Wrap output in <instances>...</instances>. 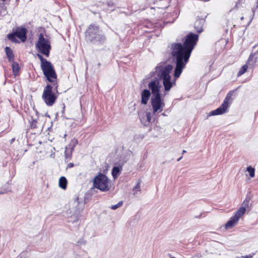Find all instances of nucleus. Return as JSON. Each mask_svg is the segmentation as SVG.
Wrapping results in <instances>:
<instances>
[{
  "mask_svg": "<svg viewBox=\"0 0 258 258\" xmlns=\"http://www.w3.org/2000/svg\"><path fill=\"white\" fill-rule=\"evenodd\" d=\"M198 38V34L190 33L186 36L183 45L180 43L172 44L171 54L176 64L174 71L175 79L180 76L183 69L185 68Z\"/></svg>",
  "mask_w": 258,
  "mask_h": 258,
  "instance_id": "nucleus-1",
  "label": "nucleus"
},
{
  "mask_svg": "<svg viewBox=\"0 0 258 258\" xmlns=\"http://www.w3.org/2000/svg\"><path fill=\"white\" fill-rule=\"evenodd\" d=\"M148 88L151 91L152 96L151 99V103L154 114L161 112L164 108L165 104L164 100L162 99L160 90L161 85L158 79H154L148 84Z\"/></svg>",
  "mask_w": 258,
  "mask_h": 258,
  "instance_id": "nucleus-2",
  "label": "nucleus"
},
{
  "mask_svg": "<svg viewBox=\"0 0 258 258\" xmlns=\"http://www.w3.org/2000/svg\"><path fill=\"white\" fill-rule=\"evenodd\" d=\"M172 69V65L160 63L155 68V72L151 73V74H153L152 75H157L160 79L163 80L165 92L169 91L174 84L171 81V77L170 75Z\"/></svg>",
  "mask_w": 258,
  "mask_h": 258,
  "instance_id": "nucleus-3",
  "label": "nucleus"
},
{
  "mask_svg": "<svg viewBox=\"0 0 258 258\" xmlns=\"http://www.w3.org/2000/svg\"><path fill=\"white\" fill-rule=\"evenodd\" d=\"M57 83L47 84L44 88L42 98L45 103L48 106H52L56 102L58 96Z\"/></svg>",
  "mask_w": 258,
  "mask_h": 258,
  "instance_id": "nucleus-4",
  "label": "nucleus"
},
{
  "mask_svg": "<svg viewBox=\"0 0 258 258\" xmlns=\"http://www.w3.org/2000/svg\"><path fill=\"white\" fill-rule=\"evenodd\" d=\"M94 186L102 191H108L111 186V181L104 174L99 173L94 178Z\"/></svg>",
  "mask_w": 258,
  "mask_h": 258,
  "instance_id": "nucleus-5",
  "label": "nucleus"
},
{
  "mask_svg": "<svg viewBox=\"0 0 258 258\" xmlns=\"http://www.w3.org/2000/svg\"><path fill=\"white\" fill-rule=\"evenodd\" d=\"M37 50L46 57L49 55L51 49L50 42L47 38H44L43 34L40 33L38 36V39L35 44Z\"/></svg>",
  "mask_w": 258,
  "mask_h": 258,
  "instance_id": "nucleus-6",
  "label": "nucleus"
},
{
  "mask_svg": "<svg viewBox=\"0 0 258 258\" xmlns=\"http://www.w3.org/2000/svg\"><path fill=\"white\" fill-rule=\"evenodd\" d=\"M87 39L92 42H102L105 38L103 35L100 34L99 28L94 25H90L86 32Z\"/></svg>",
  "mask_w": 258,
  "mask_h": 258,
  "instance_id": "nucleus-7",
  "label": "nucleus"
},
{
  "mask_svg": "<svg viewBox=\"0 0 258 258\" xmlns=\"http://www.w3.org/2000/svg\"><path fill=\"white\" fill-rule=\"evenodd\" d=\"M234 92V90L230 91L227 94L222 104L216 109L211 111L208 116L221 115L225 113L229 106V104L232 102V96Z\"/></svg>",
  "mask_w": 258,
  "mask_h": 258,
  "instance_id": "nucleus-8",
  "label": "nucleus"
},
{
  "mask_svg": "<svg viewBox=\"0 0 258 258\" xmlns=\"http://www.w3.org/2000/svg\"><path fill=\"white\" fill-rule=\"evenodd\" d=\"M41 68L48 81L51 83H57V75L50 62L48 61L41 66Z\"/></svg>",
  "mask_w": 258,
  "mask_h": 258,
  "instance_id": "nucleus-9",
  "label": "nucleus"
},
{
  "mask_svg": "<svg viewBox=\"0 0 258 258\" xmlns=\"http://www.w3.org/2000/svg\"><path fill=\"white\" fill-rule=\"evenodd\" d=\"M246 211L245 207H240L235 213L234 216L231 217L229 220L225 224V227L226 229L231 228L236 225L241 217L244 214Z\"/></svg>",
  "mask_w": 258,
  "mask_h": 258,
  "instance_id": "nucleus-10",
  "label": "nucleus"
},
{
  "mask_svg": "<svg viewBox=\"0 0 258 258\" xmlns=\"http://www.w3.org/2000/svg\"><path fill=\"white\" fill-rule=\"evenodd\" d=\"M16 37L19 38L22 42L25 41L27 38L26 29L24 28H18L16 30L14 33L9 34L8 35L9 39L14 42H18Z\"/></svg>",
  "mask_w": 258,
  "mask_h": 258,
  "instance_id": "nucleus-11",
  "label": "nucleus"
},
{
  "mask_svg": "<svg viewBox=\"0 0 258 258\" xmlns=\"http://www.w3.org/2000/svg\"><path fill=\"white\" fill-rule=\"evenodd\" d=\"M152 92L150 90L144 89L141 93V103L143 105H147L150 99Z\"/></svg>",
  "mask_w": 258,
  "mask_h": 258,
  "instance_id": "nucleus-12",
  "label": "nucleus"
},
{
  "mask_svg": "<svg viewBox=\"0 0 258 258\" xmlns=\"http://www.w3.org/2000/svg\"><path fill=\"white\" fill-rule=\"evenodd\" d=\"M77 143H78L77 140H73L72 141L71 144L69 145V147L70 148H68V147L66 148V150L65 151L64 154H65L66 158L67 159L71 158L72 153L75 146L76 145V144H77Z\"/></svg>",
  "mask_w": 258,
  "mask_h": 258,
  "instance_id": "nucleus-13",
  "label": "nucleus"
},
{
  "mask_svg": "<svg viewBox=\"0 0 258 258\" xmlns=\"http://www.w3.org/2000/svg\"><path fill=\"white\" fill-rule=\"evenodd\" d=\"M205 20L204 19H197L194 24V28L198 33H201L203 31V26Z\"/></svg>",
  "mask_w": 258,
  "mask_h": 258,
  "instance_id": "nucleus-14",
  "label": "nucleus"
},
{
  "mask_svg": "<svg viewBox=\"0 0 258 258\" xmlns=\"http://www.w3.org/2000/svg\"><path fill=\"white\" fill-rule=\"evenodd\" d=\"M74 205L75 206L76 209V212L78 213H80L84 209V205L82 202H81L79 200V197L77 196L75 198L74 200Z\"/></svg>",
  "mask_w": 258,
  "mask_h": 258,
  "instance_id": "nucleus-15",
  "label": "nucleus"
},
{
  "mask_svg": "<svg viewBox=\"0 0 258 258\" xmlns=\"http://www.w3.org/2000/svg\"><path fill=\"white\" fill-rule=\"evenodd\" d=\"M252 58V56H250L249 57V58L246 62V63L244 65H243L241 68V69H240V70L239 71V72H238L237 73V76L238 77H239V76H241V75H242L243 74H244L247 71V69H248V63L249 62L250 60V59Z\"/></svg>",
  "mask_w": 258,
  "mask_h": 258,
  "instance_id": "nucleus-16",
  "label": "nucleus"
},
{
  "mask_svg": "<svg viewBox=\"0 0 258 258\" xmlns=\"http://www.w3.org/2000/svg\"><path fill=\"white\" fill-rule=\"evenodd\" d=\"M67 184L68 181L65 177L61 176V177H60V178L59 179L58 183L59 187L63 189H66L67 188Z\"/></svg>",
  "mask_w": 258,
  "mask_h": 258,
  "instance_id": "nucleus-17",
  "label": "nucleus"
},
{
  "mask_svg": "<svg viewBox=\"0 0 258 258\" xmlns=\"http://www.w3.org/2000/svg\"><path fill=\"white\" fill-rule=\"evenodd\" d=\"M5 52L9 61H13L14 59V54L12 50L10 47H6L5 48Z\"/></svg>",
  "mask_w": 258,
  "mask_h": 258,
  "instance_id": "nucleus-18",
  "label": "nucleus"
},
{
  "mask_svg": "<svg viewBox=\"0 0 258 258\" xmlns=\"http://www.w3.org/2000/svg\"><path fill=\"white\" fill-rule=\"evenodd\" d=\"M12 70L14 75L16 76L18 74L19 66L18 63L14 62L12 64Z\"/></svg>",
  "mask_w": 258,
  "mask_h": 258,
  "instance_id": "nucleus-19",
  "label": "nucleus"
},
{
  "mask_svg": "<svg viewBox=\"0 0 258 258\" xmlns=\"http://www.w3.org/2000/svg\"><path fill=\"white\" fill-rule=\"evenodd\" d=\"M246 171L248 173L249 176L253 178L255 176V169L251 166L246 168Z\"/></svg>",
  "mask_w": 258,
  "mask_h": 258,
  "instance_id": "nucleus-20",
  "label": "nucleus"
},
{
  "mask_svg": "<svg viewBox=\"0 0 258 258\" xmlns=\"http://www.w3.org/2000/svg\"><path fill=\"white\" fill-rule=\"evenodd\" d=\"M120 172V169L118 167H114L112 170V175L114 178H116Z\"/></svg>",
  "mask_w": 258,
  "mask_h": 258,
  "instance_id": "nucleus-21",
  "label": "nucleus"
},
{
  "mask_svg": "<svg viewBox=\"0 0 258 258\" xmlns=\"http://www.w3.org/2000/svg\"><path fill=\"white\" fill-rule=\"evenodd\" d=\"M37 56L41 61V66H43V64H45L46 63L49 61L47 60L45 58H43V56L40 54H38Z\"/></svg>",
  "mask_w": 258,
  "mask_h": 258,
  "instance_id": "nucleus-22",
  "label": "nucleus"
},
{
  "mask_svg": "<svg viewBox=\"0 0 258 258\" xmlns=\"http://www.w3.org/2000/svg\"><path fill=\"white\" fill-rule=\"evenodd\" d=\"M141 190L140 188V182L139 181L136 185L133 188V191L134 192V194H136L138 191H140Z\"/></svg>",
  "mask_w": 258,
  "mask_h": 258,
  "instance_id": "nucleus-23",
  "label": "nucleus"
},
{
  "mask_svg": "<svg viewBox=\"0 0 258 258\" xmlns=\"http://www.w3.org/2000/svg\"><path fill=\"white\" fill-rule=\"evenodd\" d=\"M123 202L122 201L119 202L117 204L111 206V209L112 210H116L122 205Z\"/></svg>",
  "mask_w": 258,
  "mask_h": 258,
  "instance_id": "nucleus-24",
  "label": "nucleus"
},
{
  "mask_svg": "<svg viewBox=\"0 0 258 258\" xmlns=\"http://www.w3.org/2000/svg\"><path fill=\"white\" fill-rule=\"evenodd\" d=\"M75 258H87L83 253H75Z\"/></svg>",
  "mask_w": 258,
  "mask_h": 258,
  "instance_id": "nucleus-25",
  "label": "nucleus"
},
{
  "mask_svg": "<svg viewBox=\"0 0 258 258\" xmlns=\"http://www.w3.org/2000/svg\"><path fill=\"white\" fill-rule=\"evenodd\" d=\"M146 117L148 123L151 122L152 118L151 116V113L150 112L146 113Z\"/></svg>",
  "mask_w": 258,
  "mask_h": 258,
  "instance_id": "nucleus-26",
  "label": "nucleus"
},
{
  "mask_svg": "<svg viewBox=\"0 0 258 258\" xmlns=\"http://www.w3.org/2000/svg\"><path fill=\"white\" fill-rule=\"evenodd\" d=\"M36 124H37V121L36 120H32V122H31V127L32 128H35L36 127Z\"/></svg>",
  "mask_w": 258,
  "mask_h": 258,
  "instance_id": "nucleus-27",
  "label": "nucleus"
},
{
  "mask_svg": "<svg viewBox=\"0 0 258 258\" xmlns=\"http://www.w3.org/2000/svg\"><path fill=\"white\" fill-rule=\"evenodd\" d=\"M243 0H238L237 2L235 5V7H237L238 4L242 3L243 2Z\"/></svg>",
  "mask_w": 258,
  "mask_h": 258,
  "instance_id": "nucleus-28",
  "label": "nucleus"
},
{
  "mask_svg": "<svg viewBox=\"0 0 258 258\" xmlns=\"http://www.w3.org/2000/svg\"><path fill=\"white\" fill-rule=\"evenodd\" d=\"M68 167L69 168H72V167H74V164L73 163H70L68 164Z\"/></svg>",
  "mask_w": 258,
  "mask_h": 258,
  "instance_id": "nucleus-29",
  "label": "nucleus"
},
{
  "mask_svg": "<svg viewBox=\"0 0 258 258\" xmlns=\"http://www.w3.org/2000/svg\"><path fill=\"white\" fill-rule=\"evenodd\" d=\"M15 141V138H12L11 141H10V144H12V143H13Z\"/></svg>",
  "mask_w": 258,
  "mask_h": 258,
  "instance_id": "nucleus-30",
  "label": "nucleus"
},
{
  "mask_svg": "<svg viewBox=\"0 0 258 258\" xmlns=\"http://www.w3.org/2000/svg\"><path fill=\"white\" fill-rule=\"evenodd\" d=\"M243 258H251V256L246 255L243 257Z\"/></svg>",
  "mask_w": 258,
  "mask_h": 258,
  "instance_id": "nucleus-31",
  "label": "nucleus"
},
{
  "mask_svg": "<svg viewBox=\"0 0 258 258\" xmlns=\"http://www.w3.org/2000/svg\"><path fill=\"white\" fill-rule=\"evenodd\" d=\"M64 109H65V106L64 105H63V110H62V113L64 112Z\"/></svg>",
  "mask_w": 258,
  "mask_h": 258,
  "instance_id": "nucleus-32",
  "label": "nucleus"
},
{
  "mask_svg": "<svg viewBox=\"0 0 258 258\" xmlns=\"http://www.w3.org/2000/svg\"><path fill=\"white\" fill-rule=\"evenodd\" d=\"M182 158V156L180 157V158H179L178 159H177V161H179Z\"/></svg>",
  "mask_w": 258,
  "mask_h": 258,
  "instance_id": "nucleus-33",
  "label": "nucleus"
},
{
  "mask_svg": "<svg viewBox=\"0 0 258 258\" xmlns=\"http://www.w3.org/2000/svg\"><path fill=\"white\" fill-rule=\"evenodd\" d=\"M185 152H186V151H185V150H183V151H182V154H184V153H185Z\"/></svg>",
  "mask_w": 258,
  "mask_h": 258,
  "instance_id": "nucleus-34",
  "label": "nucleus"
},
{
  "mask_svg": "<svg viewBox=\"0 0 258 258\" xmlns=\"http://www.w3.org/2000/svg\"><path fill=\"white\" fill-rule=\"evenodd\" d=\"M162 115L163 116H166V114H165L164 113H162Z\"/></svg>",
  "mask_w": 258,
  "mask_h": 258,
  "instance_id": "nucleus-35",
  "label": "nucleus"
},
{
  "mask_svg": "<svg viewBox=\"0 0 258 258\" xmlns=\"http://www.w3.org/2000/svg\"><path fill=\"white\" fill-rule=\"evenodd\" d=\"M243 19H244L243 17H241V18H240V19H241V20H243Z\"/></svg>",
  "mask_w": 258,
  "mask_h": 258,
  "instance_id": "nucleus-36",
  "label": "nucleus"
},
{
  "mask_svg": "<svg viewBox=\"0 0 258 258\" xmlns=\"http://www.w3.org/2000/svg\"><path fill=\"white\" fill-rule=\"evenodd\" d=\"M4 192H3V191H0V194H4Z\"/></svg>",
  "mask_w": 258,
  "mask_h": 258,
  "instance_id": "nucleus-37",
  "label": "nucleus"
},
{
  "mask_svg": "<svg viewBox=\"0 0 258 258\" xmlns=\"http://www.w3.org/2000/svg\"><path fill=\"white\" fill-rule=\"evenodd\" d=\"M171 258H176V257H171Z\"/></svg>",
  "mask_w": 258,
  "mask_h": 258,
  "instance_id": "nucleus-38",
  "label": "nucleus"
}]
</instances>
